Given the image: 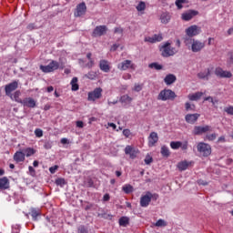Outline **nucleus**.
<instances>
[{
  "mask_svg": "<svg viewBox=\"0 0 233 233\" xmlns=\"http://www.w3.org/2000/svg\"><path fill=\"white\" fill-rule=\"evenodd\" d=\"M202 96H203V92H197L194 94H189L187 97L189 101H198V99H201Z\"/></svg>",
  "mask_w": 233,
  "mask_h": 233,
  "instance_id": "nucleus-24",
  "label": "nucleus"
},
{
  "mask_svg": "<svg viewBox=\"0 0 233 233\" xmlns=\"http://www.w3.org/2000/svg\"><path fill=\"white\" fill-rule=\"evenodd\" d=\"M159 141V137L157 136V133L151 132L148 137V147H154L156 143Z\"/></svg>",
  "mask_w": 233,
  "mask_h": 233,
  "instance_id": "nucleus-19",
  "label": "nucleus"
},
{
  "mask_svg": "<svg viewBox=\"0 0 233 233\" xmlns=\"http://www.w3.org/2000/svg\"><path fill=\"white\" fill-rule=\"evenodd\" d=\"M218 143H227V138H225V136H221L218 139Z\"/></svg>",
  "mask_w": 233,
  "mask_h": 233,
  "instance_id": "nucleus-52",
  "label": "nucleus"
},
{
  "mask_svg": "<svg viewBox=\"0 0 233 233\" xmlns=\"http://www.w3.org/2000/svg\"><path fill=\"white\" fill-rule=\"evenodd\" d=\"M120 227H128L130 218L128 217H121L118 220Z\"/></svg>",
  "mask_w": 233,
  "mask_h": 233,
  "instance_id": "nucleus-28",
  "label": "nucleus"
},
{
  "mask_svg": "<svg viewBox=\"0 0 233 233\" xmlns=\"http://www.w3.org/2000/svg\"><path fill=\"white\" fill-rule=\"evenodd\" d=\"M224 112L228 113V116H233V106H229L224 108Z\"/></svg>",
  "mask_w": 233,
  "mask_h": 233,
  "instance_id": "nucleus-44",
  "label": "nucleus"
},
{
  "mask_svg": "<svg viewBox=\"0 0 233 233\" xmlns=\"http://www.w3.org/2000/svg\"><path fill=\"white\" fill-rule=\"evenodd\" d=\"M117 68L119 70H128V68H131V70H136V65H134L130 60H125L118 64Z\"/></svg>",
  "mask_w": 233,
  "mask_h": 233,
  "instance_id": "nucleus-13",
  "label": "nucleus"
},
{
  "mask_svg": "<svg viewBox=\"0 0 233 233\" xmlns=\"http://www.w3.org/2000/svg\"><path fill=\"white\" fill-rule=\"evenodd\" d=\"M185 119H186L187 123H189L190 125H194L196 123V121H198V119H199V114H198V113L187 114L185 116Z\"/></svg>",
  "mask_w": 233,
  "mask_h": 233,
  "instance_id": "nucleus-20",
  "label": "nucleus"
},
{
  "mask_svg": "<svg viewBox=\"0 0 233 233\" xmlns=\"http://www.w3.org/2000/svg\"><path fill=\"white\" fill-rule=\"evenodd\" d=\"M76 127L77 128H83L85 127V124L83 121H76Z\"/></svg>",
  "mask_w": 233,
  "mask_h": 233,
  "instance_id": "nucleus-56",
  "label": "nucleus"
},
{
  "mask_svg": "<svg viewBox=\"0 0 233 233\" xmlns=\"http://www.w3.org/2000/svg\"><path fill=\"white\" fill-rule=\"evenodd\" d=\"M27 30H35V24H29L27 25Z\"/></svg>",
  "mask_w": 233,
  "mask_h": 233,
  "instance_id": "nucleus-59",
  "label": "nucleus"
},
{
  "mask_svg": "<svg viewBox=\"0 0 233 233\" xmlns=\"http://www.w3.org/2000/svg\"><path fill=\"white\" fill-rule=\"evenodd\" d=\"M71 90L73 92H76V90H79V85L77 84V77H73L71 80Z\"/></svg>",
  "mask_w": 233,
  "mask_h": 233,
  "instance_id": "nucleus-30",
  "label": "nucleus"
},
{
  "mask_svg": "<svg viewBox=\"0 0 233 233\" xmlns=\"http://www.w3.org/2000/svg\"><path fill=\"white\" fill-rule=\"evenodd\" d=\"M146 8L147 5L145 4V2H139V4L137 5V12H143L144 10H146Z\"/></svg>",
  "mask_w": 233,
  "mask_h": 233,
  "instance_id": "nucleus-39",
  "label": "nucleus"
},
{
  "mask_svg": "<svg viewBox=\"0 0 233 233\" xmlns=\"http://www.w3.org/2000/svg\"><path fill=\"white\" fill-rule=\"evenodd\" d=\"M180 148H182V150H187V148H188V143L187 142H185L184 144L181 143Z\"/></svg>",
  "mask_w": 233,
  "mask_h": 233,
  "instance_id": "nucleus-57",
  "label": "nucleus"
},
{
  "mask_svg": "<svg viewBox=\"0 0 233 233\" xmlns=\"http://www.w3.org/2000/svg\"><path fill=\"white\" fill-rule=\"evenodd\" d=\"M86 68H92L94 66V60H90L89 63L86 64Z\"/></svg>",
  "mask_w": 233,
  "mask_h": 233,
  "instance_id": "nucleus-58",
  "label": "nucleus"
},
{
  "mask_svg": "<svg viewBox=\"0 0 233 233\" xmlns=\"http://www.w3.org/2000/svg\"><path fill=\"white\" fill-rule=\"evenodd\" d=\"M35 136L36 137H43V130L41 128H36L35 130Z\"/></svg>",
  "mask_w": 233,
  "mask_h": 233,
  "instance_id": "nucleus-47",
  "label": "nucleus"
},
{
  "mask_svg": "<svg viewBox=\"0 0 233 233\" xmlns=\"http://www.w3.org/2000/svg\"><path fill=\"white\" fill-rule=\"evenodd\" d=\"M24 154L26 157H30V156H34V154H35V150L32 147H27L24 149Z\"/></svg>",
  "mask_w": 233,
  "mask_h": 233,
  "instance_id": "nucleus-33",
  "label": "nucleus"
},
{
  "mask_svg": "<svg viewBox=\"0 0 233 233\" xmlns=\"http://www.w3.org/2000/svg\"><path fill=\"white\" fill-rule=\"evenodd\" d=\"M44 147H45V148H46V149L52 148V145H51L49 142H46Z\"/></svg>",
  "mask_w": 233,
  "mask_h": 233,
  "instance_id": "nucleus-63",
  "label": "nucleus"
},
{
  "mask_svg": "<svg viewBox=\"0 0 233 233\" xmlns=\"http://www.w3.org/2000/svg\"><path fill=\"white\" fill-rule=\"evenodd\" d=\"M28 170L31 176H35V169L32 166H29Z\"/></svg>",
  "mask_w": 233,
  "mask_h": 233,
  "instance_id": "nucleus-53",
  "label": "nucleus"
},
{
  "mask_svg": "<svg viewBox=\"0 0 233 233\" xmlns=\"http://www.w3.org/2000/svg\"><path fill=\"white\" fill-rule=\"evenodd\" d=\"M122 190L126 193V194H130L131 192H133L134 187L131 185H126L122 187Z\"/></svg>",
  "mask_w": 233,
  "mask_h": 233,
  "instance_id": "nucleus-36",
  "label": "nucleus"
},
{
  "mask_svg": "<svg viewBox=\"0 0 233 233\" xmlns=\"http://www.w3.org/2000/svg\"><path fill=\"white\" fill-rule=\"evenodd\" d=\"M99 68L102 70V72L108 74L112 66H110V62H108V60L102 59L99 61Z\"/></svg>",
  "mask_w": 233,
  "mask_h": 233,
  "instance_id": "nucleus-16",
  "label": "nucleus"
},
{
  "mask_svg": "<svg viewBox=\"0 0 233 233\" xmlns=\"http://www.w3.org/2000/svg\"><path fill=\"white\" fill-rule=\"evenodd\" d=\"M102 96L103 89L101 87H96L94 91L88 93L87 99L89 101H96V99H101Z\"/></svg>",
  "mask_w": 233,
  "mask_h": 233,
  "instance_id": "nucleus-6",
  "label": "nucleus"
},
{
  "mask_svg": "<svg viewBox=\"0 0 233 233\" xmlns=\"http://www.w3.org/2000/svg\"><path fill=\"white\" fill-rule=\"evenodd\" d=\"M125 154L129 156L130 159H136V157H137V154H139V150L134 148L132 146H127L125 147Z\"/></svg>",
  "mask_w": 233,
  "mask_h": 233,
  "instance_id": "nucleus-12",
  "label": "nucleus"
},
{
  "mask_svg": "<svg viewBox=\"0 0 233 233\" xmlns=\"http://www.w3.org/2000/svg\"><path fill=\"white\" fill-rule=\"evenodd\" d=\"M130 131L129 129H124L123 130V136H125V137H130Z\"/></svg>",
  "mask_w": 233,
  "mask_h": 233,
  "instance_id": "nucleus-51",
  "label": "nucleus"
},
{
  "mask_svg": "<svg viewBox=\"0 0 233 233\" xmlns=\"http://www.w3.org/2000/svg\"><path fill=\"white\" fill-rule=\"evenodd\" d=\"M57 168H59V166L51 167L49 168V172H50L51 174H56V172L57 171Z\"/></svg>",
  "mask_w": 233,
  "mask_h": 233,
  "instance_id": "nucleus-50",
  "label": "nucleus"
},
{
  "mask_svg": "<svg viewBox=\"0 0 233 233\" xmlns=\"http://www.w3.org/2000/svg\"><path fill=\"white\" fill-rule=\"evenodd\" d=\"M200 32H201V27L196 25H190L186 29V34L188 37H194L196 35H199Z\"/></svg>",
  "mask_w": 233,
  "mask_h": 233,
  "instance_id": "nucleus-9",
  "label": "nucleus"
},
{
  "mask_svg": "<svg viewBox=\"0 0 233 233\" xmlns=\"http://www.w3.org/2000/svg\"><path fill=\"white\" fill-rule=\"evenodd\" d=\"M59 69V62L53 60L47 66H40V70L45 74H49L50 72H55V70Z\"/></svg>",
  "mask_w": 233,
  "mask_h": 233,
  "instance_id": "nucleus-4",
  "label": "nucleus"
},
{
  "mask_svg": "<svg viewBox=\"0 0 233 233\" xmlns=\"http://www.w3.org/2000/svg\"><path fill=\"white\" fill-rule=\"evenodd\" d=\"M145 41L146 43H159L163 41V36L161 35H154L153 36H147Z\"/></svg>",
  "mask_w": 233,
  "mask_h": 233,
  "instance_id": "nucleus-21",
  "label": "nucleus"
},
{
  "mask_svg": "<svg viewBox=\"0 0 233 233\" xmlns=\"http://www.w3.org/2000/svg\"><path fill=\"white\" fill-rule=\"evenodd\" d=\"M160 21L163 25H167L170 22V14L169 13H162L160 15Z\"/></svg>",
  "mask_w": 233,
  "mask_h": 233,
  "instance_id": "nucleus-26",
  "label": "nucleus"
},
{
  "mask_svg": "<svg viewBox=\"0 0 233 233\" xmlns=\"http://www.w3.org/2000/svg\"><path fill=\"white\" fill-rule=\"evenodd\" d=\"M56 185H57V187H65V185H66V180H65V178H56Z\"/></svg>",
  "mask_w": 233,
  "mask_h": 233,
  "instance_id": "nucleus-40",
  "label": "nucleus"
},
{
  "mask_svg": "<svg viewBox=\"0 0 233 233\" xmlns=\"http://www.w3.org/2000/svg\"><path fill=\"white\" fill-rule=\"evenodd\" d=\"M108 28L106 27V25H97L93 33H92V36L93 37H101V35H105V34H106Z\"/></svg>",
  "mask_w": 233,
  "mask_h": 233,
  "instance_id": "nucleus-10",
  "label": "nucleus"
},
{
  "mask_svg": "<svg viewBox=\"0 0 233 233\" xmlns=\"http://www.w3.org/2000/svg\"><path fill=\"white\" fill-rule=\"evenodd\" d=\"M103 201H110V194H105L103 197Z\"/></svg>",
  "mask_w": 233,
  "mask_h": 233,
  "instance_id": "nucleus-55",
  "label": "nucleus"
},
{
  "mask_svg": "<svg viewBox=\"0 0 233 233\" xmlns=\"http://www.w3.org/2000/svg\"><path fill=\"white\" fill-rule=\"evenodd\" d=\"M144 161H145L146 165H150V163H152V161H154V159L152 158V157H150V155H147Z\"/></svg>",
  "mask_w": 233,
  "mask_h": 233,
  "instance_id": "nucleus-48",
  "label": "nucleus"
},
{
  "mask_svg": "<svg viewBox=\"0 0 233 233\" xmlns=\"http://www.w3.org/2000/svg\"><path fill=\"white\" fill-rule=\"evenodd\" d=\"M207 132H212V127L210 126H196L193 129V134L195 136H201L202 134H207Z\"/></svg>",
  "mask_w": 233,
  "mask_h": 233,
  "instance_id": "nucleus-7",
  "label": "nucleus"
},
{
  "mask_svg": "<svg viewBox=\"0 0 233 233\" xmlns=\"http://www.w3.org/2000/svg\"><path fill=\"white\" fill-rule=\"evenodd\" d=\"M119 102L122 103V105H130L132 103V97L128 95H124L120 97Z\"/></svg>",
  "mask_w": 233,
  "mask_h": 233,
  "instance_id": "nucleus-27",
  "label": "nucleus"
},
{
  "mask_svg": "<svg viewBox=\"0 0 233 233\" xmlns=\"http://www.w3.org/2000/svg\"><path fill=\"white\" fill-rule=\"evenodd\" d=\"M159 195L157 193L152 194L150 191H147L144 196L140 198V207L147 208L150 205V201H157Z\"/></svg>",
  "mask_w": 233,
  "mask_h": 233,
  "instance_id": "nucleus-1",
  "label": "nucleus"
},
{
  "mask_svg": "<svg viewBox=\"0 0 233 233\" xmlns=\"http://www.w3.org/2000/svg\"><path fill=\"white\" fill-rule=\"evenodd\" d=\"M19 232H21L20 227L17 225L13 226L12 233H19Z\"/></svg>",
  "mask_w": 233,
  "mask_h": 233,
  "instance_id": "nucleus-49",
  "label": "nucleus"
},
{
  "mask_svg": "<svg viewBox=\"0 0 233 233\" xmlns=\"http://www.w3.org/2000/svg\"><path fill=\"white\" fill-rule=\"evenodd\" d=\"M155 225L156 227H167V222L163 219H158Z\"/></svg>",
  "mask_w": 233,
  "mask_h": 233,
  "instance_id": "nucleus-45",
  "label": "nucleus"
},
{
  "mask_svg": "<svg viewBox=\"0 0 233 233\" xmlns=\"http://www.w3.org/2000/svg\"><path fill=\"white\" fill-rule=\"evenodd\" d=\"M133 90L134 92H141L143 90V84H135Z\"/></svg>",
  "mask_w": 233,
  "mask_h": 233,
  "instance_id": "nucleus-42",
  "label": "nucleus"
},
{
  "mask_svg": "<svg viewBox=\"0 0 233 233\" xmlns=\"http://www.w3.org/2000/svg\"><path fill=\"white\" fill-rule=\"evenodd\" d=\"M22 105L28 108H35V100L32 97H25L23 99Z\"/></svg>",
  "mask_w": 233,
  "mask_h": 233,
  "instance_id": "nucleus-18",
  "label": "nucleus"
},
{
  "mask_svg": "<svg viewBox=\"0 0 233 233\" xmlns=\"http://www.w3.org/2000/svg\"><path fill=\"white\" fill-rule=\"evenodd\" d=\"M78 232L79 233H86V228H85V226H80L78 228Z\"/></svg>",
  "mask_w": 233,
  "mask_h": 233,
  "instance_id": "nucleus-54",
  "label": "nucleus"
},
{
  "mask_svg": "<svg viewBox=\"0 0 233 233\" xmlns=\"http://www.w3.org/2000/svg\"><path fill=\"white\" fill-rule=\"evenodd\" d=\"M183 3H185V0H176L175 5L177 6L178 10L183 8Z\"/></svg>",
  "mask_w": 233,
  "mask_h": 233,
  "instance_id": "nucleus-46",
  "label": "nucleus"
},
{
  "mask_svg": "<svg viewBox=\"0 0 233 233\" xmlns=\"http://www.w3.org/2000/svg\"><path fill=\"white\" fill-rule=\"evenodd\" d=\"M161 50L163 57H170V56H175V54L177 52L176 51V48L172 47L168 42L162 46Z\"/></svg>",
  "mask_w": 233,
  "mask_h": 233,
  "instance_id": "nucleus-5",
  "label": "nucleus"
},
{
  "mask_svg": "<svg viewBox=\"0 0 233 233\" xmlns=\"http://www.w3.org/2000/svg\"><path fill=\"white\" fill-rule=\"evenodd\" d=\"M204 101H209L210 103H213V105H214V98H212V96H208V97L204 98Z\"/></svg>",
  "mask_w": 233,
  "mask_h": 233,
  "instance_id": "nucleus-62",
  "label": "nucleus"
},
{
  "mask_svg": "<svg viewBox=\"0 0 233 233\" xmlns=\"http://www.w3.org/2000/svg\"><path fill=\"white\" fill-rule=\"evenodd\" d=\"M149 68H155V70H163V66L159 65L158 63H151L148 66Z\"/></svg>",
  "mask_w": 233,
  "mask_h": 233,
  "instance_id": "nucleus-37",
  "label": "nucleus"
},
{
  "mask_svg": "<svg viewBox=\"0 0 233 233\" xmlns=\"http://www.w3.org/2000/svg\"><path fill=\"white\" fill-rule=\"evenodd\" d=\"M215 75L217 76V77H221V78L230 79V77H232V73H230V71H225L221 67H217L215 69Z\"/></svg>",
  "mask_w": 233,
  "mask_h": 233,
  "instance_id": "nucleus-11",
  "label": "nucleus"
},
{
  "mask_svg": "<svg viewBox=\"0 0 233 233\" xmlns=\"http://www.w3.org/2000/svg\"><path fill=\"white\" fill-rule=\"evenodd\" d=\"M21 96V91H15L14 94V99L16 103H21L23 105V99L19 97Z\"/></svg>",
  "mask_w": 233,
  "mask_h": 233,
  "instance_id": "nucleus-35",
  "label": "nucleus"
},
{
  "mask_svg": "<svg viewBox=\"0 0 233 233\" xmlns=\"http://www.w3.org/2000/svg\"><path fill=\"white\" fill-rule=\"evenodd\" d=\"M123 77H124L125 79H132V75L127 74V75H124Z\"/></svg>",
  "mask_w": 233,
  "mask_h": 233,
  "instance_id": "nucleus-64",
  "label": "nucleus"
},
{
  "mask_svg": "<svg viewBox=\"0 0 233 233\" xmlns=\"http://www.w3.org/2000/svg\"><path fill=\"white\" fill-rule=\"evenodd\" d=\"M198 11L189 10V11L182 14V19H183V21H190L194 17H196V15H198Z\"/></svg>",
  "mask_w": 233,
  "mask_h": 233,
  "instance_id": "nucleus-17",
  "label": "nucleus"
},
{
  "mask_svg": "<svg viewBox=\"0 0 233 233\" xmlns=\"http://www.w3.org/2000/svg\"><path fill=\"white\" fill-rule=\"evenodd\" d=\"M185 106H186L187 112H189V110H191V111L196 110V106H195V105H191V104L188 103V102H187V103L185 104Z\"/></svg>",
  "mask_w": 233,
  "mask_h": 233,
  "instance_id": "nucleus-41",
  "label": "nucleus"
},
{
  "mask_svg": "<svg viewBox=\"0 0 233 233\" xmlns=\"http://www.w3.org/2000/svg\"><path fill=\"white\" fill-rule=\"evenodd\" d=\"M25 153L22 151H16L13 157L14 161H15V163H23L25 162Z\"/></svg>",
  "mask_w": 233,
  "mask_h": 233,
  "instance_id": "nucleus-22",
  "label": "nucleus"
},
{
  "mask_svg": "<svg viewBox=\"0 0 233 233\" xmlns=\"http://www.w3.org/2000/svg\"><path fill=\"white\" fill-rule=\"evenodd\" d=\"M115 34H123V28L121 27L115 28Z\"/></svg>",
  "mask_w": 233,
  "mask_h": 233,
  "instance_id": "nucleus-60",
  "label": "nucleus"
},
{
  "mask_svg": "<svg viewBox=\"0 0 233 233\" xmlns=\"http://www.w3.org/2000/svg\"><path fill=\"white\" fill-rule=\"evenodd\" d=\"M86 14V4L82 2L76 5V11L75 12V17H81Z\"/></svg>",
  "mask_w": 233,
  "mask_h": 233,
  "instance_id": "nucleus-14",
  "label": "nucleus"
},
{
  "mask_svg": "<svg viewBox=\"0 0 233 233\" xmlns=\"http://www.w3.org/2000/svg\"><path fill=\"white\" fill-rule=\"evenodd\" d=\"M170 147L173 148V150H177L178 148H181V142L180 141H172L170 142Z\"/></svg>",
  "mask_w": 233,
  "mask_h": 233,
  "instance_id": "nucleus-34",
  "label": "nucleus"
},
{
  "mask_svg": "<svg viewBox=\"0 0 233 233\" xmlns=\"http://www.w3.org/2000/svg\"><path fill=\"white\" fill-rule=\"evenodd\" d=\"M205 48V42L199 40L192 39L191 51L194 53L201 52Z\"/></svg>",
  "mask_w": 233,
  "mask_h": 233,
  "instance_id": "nucleus-8",
  "label": "nucleus"
},
{
  "mask_svg": "<svg viewBox=\"0 0 233 233\" xmlns=\"http://www.w3.org/2000/svg\"><path fill=\"white\" fill-rule=\"evenodd\" d=\"M177 168L180 171L187 170V168H188V162H187V161L179 162L177 164Z\"/></svg>",
  "mask_w": 233,
  "mask_h": 233,
  "instance_id": "nucleus-32",
  "label": "nucleus"
},
{
  "mask_svg": "<svg viewBox=\"0 0 233 233\" xmlns=\"http://www.w3.org/2000/svg\"><path fill=\"white\" fill-rule=\"evenodd\" d=\"M10 188V180L6 177L0 178V190Z\"/></svg>",
  "mask_w": 233,
  "mask_h": 233,
  "instance_id": "nucleus-23",
  "label": "nucleus"
},
{
  "mask_svg": "<svg viewBox=\"0 0 233 233\" xmlns=\"http://www.w3.org/2000/svg\"><path fill=\"white\" fill-rule=\"evenodd\" d=\"M18 86L19 83L17 81H13L12 83L6 85L5 88L6 96H11L14 90H17Z\"/></svg>",
  "mask_w": 233,
  "mask_h": 233,
  "instance_id": "nucleus-15",
  "label": "nucleus"
},
{
  "mask_svg": "<svg viewBox=\"0 0 233 233\" xmlns=\"http://www.w3.org/2000/svg\"><path fill=\"white\" fill-rule=\"evenodd\" d=\"M197 149L204 157H208V156L212 154V147L205 142H199L197 146Z\"/></svg>",
  "mask_w": 233,
  "mask_h": 233,
  "instance_id": "nucleus-3",
  "label": "nucleus"
},
{
  "mask_svg": "<svg viewBox=\"0 0 233 233\" xmlns=\"http://www.w3.org/2000/svg\"><path fill=\"white\" fill-rule=\"evenodd\" d=\"M176 76L172 74H169L167 76H166V77L164 78V81L166 83V85H172L174 83H176Z\"/></svg>",
  "mask_w": 233,
  "mask_h": 233,
  "instance_id": "nucleus-25",
  "label": "nucleus"
},
{
  "mask_svg": "<svg viewBox=\"0 0 233 233\" xmlns=\"http://www.w3.org/2000/svg\"><path fill=\"white\" fill-rule=\"evenodd\" d=\"M216 137H218V135L216 133L206 136V139H208V141H215Z\"/></svg>",
  "mask_w": 233,
  "mask_h": 233,
  "instance_id": "nucleus-43",
  "label": "nucleus"
},
{
  "mask_svg": "<svg viewBox=\"0 0 233 233\" xmlns=\"http://www.w3.org/2000/svg\"><path fill=\"white\" fill-rule=\"evenodd\" d=\"M117 48H119V45H117V44L113 45L111 47V52H116V50H117Z\"/></svg>",
  "mask_w": 233,
  "mask_h": 233,
  "instance_id": "nucleus-61",
  "label": "nucleus"
},
{
  "mask_svg": "<svg viewBox=\"0 0 233 233\" xmlns=\"http://www.w3.org/2000/svg\"><path fill=\"white\" fill-rule=\"evenodd\" d=\"M160 154H162L163 157H168V156H170V149H168L167 146H163Z\"/></svg>",
  "mask_w": 233,
  "mask_h": 233,
  "instance_id": "nucleus-31",
  "label": "nucleus"
},
{
  "mask_svg": "<svg viewBox=\"0 0 233 233\" xmlns=\"http://www.w3.org/2000/svg\"><path fill=\"white\" fill-rule=\"evenodd\" d=\"M177 96L171 89H164L157 96L158 101H174Z\"/></svg>",
  "mask_w": 233,
  "mask_h": 233,
  "instance_id": "nucleus-2",
  "label": "nucleus"
},
{
  "mask_svg": "<svg viewBox=\"0 0 233 233\" xmlns=\"http://www.w3.org/2000/svg\"><path fill=\"white\" fill-rule=\"evenodd\" d=\"M31 216H32L34 221H37V217L41 216V213L39 211H37L36 209H32Z\"/></svg>",
  "mask_w": 233,
  "mask_h": 233,
  "instance_id": "nucleus-38",
  "label": "nucleus"
},
{
  "mask_svg": "<svg viewBox=\"0 0 233 233\" xmlns=\"http://www.w3.org/2000/svg\"><path fill=\"white\" fill-rule=\"evenodd\" d=\"M208 76H210V69L208 68L198 74L199 79H208Z\"/></svg>",
  "mask_w": 233,
  "mask_h": 233,
  "instance_id": "nucleus-29",
  "label": "nucleus"
}]
</instances>
